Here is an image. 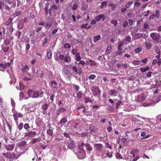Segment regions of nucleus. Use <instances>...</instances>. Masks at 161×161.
Here are the masks:
<instances>
[{
	"label": "nucleus",
	"mask_w": 161,
	"mask_h": 161,
	"mask_svg": "<svg viewBox=\"0 0 161 161\" xmlns=\"http://www.w3.org/2000/svg\"><path fill=\"white\" fill-rule=\"evenodd\" d=\"M36 74H37L41 78L44 77V71H43L37 70Z\"/></svg>",
	"instance_id": "nucleus-15"
},
{
	"label": "nucleus",
	"mask_w": 161,
	"mask_h": 161,
	"mask_svg": "<svg viewBox=\"0 0 161 161\" xmlns=\"http://www.w3.org/2000/svg\"><path fill=\"white\" fill-rule=\"evenodd\" d=\"M149 69V67H147L145 68H141L140 69L142 73H144L146 71L148 70Z\"/></svg>",
	"instance_id": "nucleus-26"
},
{
	"label": "nucleus",
	"mask_w": 161,
	"mask_h": 161,
	"mask_svg": "<svg viewBox=\"0 0 161 161\" xmlns=\"http://www.w3.org/2000/svg\"><path fill=\"white\" fill-rule=\"evenodd\" d=\"M101 38V36L99 35L94 36L93 37L94 42L95 43L97 42Z\"/></svg>",
	"instance_id": "nucleus-19"
},
{
	"label": "nucleus",
	"mask_w": 161,
	"mask_h": 161,
	"mask_svg": "<svg viewBox=\"0 0 161 161\" xmlns=\"http://www.w3.org/2000/svg\"><path fill=\"white\" fill-rule=\"evenodd\" d=\"M53 24L52 19L49 18H47L46 22L45 28L46 30H48L51 27Z\"/></svg>",
	"instance_id": "nucleus-5"
},
{
	"label": "nucleus",
	"mask_w": 161,
	"mask_h": 161,
	"mask_svg": "<svg viewBox=\"0 0 161 161\" xmlns=\"http://www.w3.org/2000/svg\"><path fill=\"white\" fill-rule=\"evenodd\" d=\"M76 154L78 158L81 159L84 158L86 156V152L83 148L79 149Z\"/></svg>",
	"instance_id": "nucleus-2"
},
{
	"label": "nucleus",
	"mask_w": 161,
	"mask_h": 161,
	"mask_svg": "<svg viewBox=\"0 0 161 161\" xmlns=\"http://www.w3.org/2000/svg\"><path fill=\"white\" fill-rule=\"evenodd\" d=\"M154 16H155V19H158L160 16V13L159 10H156L155 11V14H153Z\"/></svg>",
	"instance_id": "nucleus-22"
},
{
	"label": "nucleus",
	"mask_w": 161,
	"mask_h": 161,
	"mask_svg": "<svg viewBox=\"0 0 161 161\" xmlns=\"http://www.w3.org/2000/svg\"><path fill=\"white\" fill-rule=\"evenodd\" d=\"M4 9L6 11V13H7H7H8V12H10V8L9 6H7V5L5 4V6H4Z\"/></svg>",
	"instance_id": "nucleus-36"
},
{
	"label": "nucleus",
	"mask_w": 161,
	"mask_h": 161,
	"mask_svg": "<svg viewBox=\"0 0 161 161\" xmlns=\"http://www.w3.org/2000/svg\"><path fill=\"white\" fill-rule=\"evenodd\" d=\"M82 93L81 91L77 92L76 94L77 97L79 99L81 98L82 97Z\"/></svg>",
	"instance_id": "nucleus-37"
},
{
	"label": "nucleus",
	"mask_w": 161,
	"mask_h": 161,
	"mask_svg": "<svg viewBox=\"0 0 161 161\" xmlns=\"http://www.w3.org/2000/svg\"><path fill=\"white\" fill-rule=\"evenodd\" d=\"M23 116V115L22 114L19 113H16L13 115L14 119L15 121L17 120L18 118H22Z\"/></svg>",
	"instance_id": "nucleus-9"
},
{
	"label": "nucleus",
	"mask_w": 161,
	"mask_h": 161,
	"mask_svg": "<svg viewBox=\"0 0 161 161\" xmlns=\"http://www.w3.org/2000/svg\"><path fill=\"white\" fill-rule=\"evenodd\" d=\"M92 91L94 96L100 95V91L98 86H97L92 87Z\"/></svg>",
	"instance_id": "nucleus-4"
},
{
	"label": "nucleus",
	"mask_w": 161,
	"mask_h": 161,
	"mask_svg": "<svg viewBox=\"0 0 161 161\" xmlns=\"http://www.w3.org/2000/svg\"><path fill=\"white\" fill-rule=\"evenodd\" d=\"M133 3L132 1H130L128 2L125 5V7L127 8H128L130 7V5H132Z\"/></svg>",
	"instance_id": "nucleus-43"
},
{
	"label": "nucleus",
	"mask_w": 161,
	"mask_h": 161,
	"mask_svg": "<svg viewBox=\"0 0 161 161\" xmlns=\"http://www.w3.org/2000/svg\"><path fill=\"white\" fill-rule=\"evenodd\" d=\"M63 72L64 73V74L68 76H70L71 74L69 73V71L65 69H63Z\"/></svg>",
	"instance_id": "nucleus-34"
},
{
	"label": "nucleus",
	"mask_w": 161,
	"mask_h": 161,
	"mask_svg": "<svg viewBox=\"0 0 161 161\" xmlns=\"http://www.w3.org/2000/svg\"><path fill=\"white\" fill-rule=\"evenodd\" d=\"M85 147L87 151H91L92 150V147L88 143H86L85 144Z\"/></svg>",
	"instance_id": "nucleus-23"
},
{
	"label": "nucleus",
	"mask_w": 161,
	"mask_h": 161,
	"mask_svg": "<svg viewBox=\"0 0 161 161\" xmlns=\"http://www.w3.org/2000/svg\"><path fill=\"white\" fill-rule=\"evenodd\" d=\"M47 134L50 136H52L53 135V131L52 130L48 129L47 131Z\"/></svg>",
	"instance_id": "nucleus-47"
},
{
	"label": "nucleus",
	"mask_w": 161,
	"mask_h": 161,
	"mask_svg": "<svg viewBox=\"0 0 161 161\" xmlns=\"http://www.w3.org/2000/svg\"><path fill=\"white\" fill-rule=\"evenodd\" d=\"M58 9V7L55 5L54 3H53V5H52L48 9V11L50 16H53L55 14Z\"/></svg>",
	"instance_id": "nucleus-3"
},
{
	"label": "nucleus",
	"mask_w": 161,
	"mask_h": 161,
	"mask_svg": "<svg viewBox=\"0 0 161 161\" xmlns=\"http://www.w3.org/2000/svg\"><path fill=\"white\" fill-rule=\"evenodd\" d=\"M109 92L110 95H113L114 94L117 93V91L114 90H110Z\"/></svg>",
	"instance_id": "nucleus-49"
},
{
	"label": "nucleus",
	"mask_w": 161,
	"mask_h": 161,
	"mask_svg": "<svg viewBox=\"0 0 161 161\" xmlns=\"http://www.w3.org/2000/svg\"><path fill=\"white\" fill-rule=\"evenodd\" d=\"M85 115L87 116H91L92 115V113L90 111H87Z\"/></svg>",
	"instance_id": "nucleus-62"
},
{
	"label": "nucleus",
	"mask_w": 161,
	"mask_h": 161,
	"mask_svg": "<svg viewBox=\"0 0 161 161\" xmlns=\"http://www.w3.org/2000/svg\"><path fill=\"white\" fill-rule=\"evenodd\" d=\"M86 64L88 66L89 65L90 67H92L93 66L96 65L97 64L94 60L90 59L87 60L86 61Z\"/></svg>",
	"instance_id": "nucleus-8"
},
{
	"label": "nucleus",
	"mask_w": 161,
	"mask_h": 161,
	"mask_svg": "<svg viewBox=\"0 0 161 161\" xmlns=\"http://www.w3.org/2000/svg\"><path fill=\"white\" fill-rule=\"evenodd\" d=\"M30 47V44H29V42H27V44L26 46V49L25 50L27 52Z\"/></svg>",
	"instance_id": "nucleus-53"
},
{
	"label": "nucleus",
	"mask_w": 161,
	"mask_h": 161,
	"mask_svg": "<svg viewBox=\"0 0 161 161\" xmlns=\"http://www.w3.org/2000/svg\"><path fill=\"white\" fill-rule=\"evenodd\" d=\"M39 94L37 91H34L33 92L32 97L34 98H37L39 97Z\"/></svg>",
	"instance_id": "nucleus-30"
},
{
	"label": "nucleus",
	"mask_w": 161,
	"mask_h": 161,
	"mask_svg": "<svg viewBox=\"0 0 161 161\" xmlns=\"http://www.w3.org/2000/svg\"><path fill=\"white\" fill-rule=\"evenodd\" d=\"M47 55L48 59H50L52 58V51L51 50L47 51Z\"/></svg>",
	"instance_id": "nucleus-35"
},
{
	"label": "nucleus",
	"mask_w": 161,
	"mask_h": 161,
	"mask_svg": "<svg viewBox=\"0 0 161 161\" xmlns=\"http://www.w3.org/2000/svg\"><path fill=\"white\" fill-rule=\"evenodd\" d=\"M36 135V133L35 131H30L27 133V135L31 137H34Z\"/></svg>",
	"instance_id": "nucleus-25"
},
{
	"label": "nucleus",
	"mask_w": 161,
	"mask_h": 161,
	"mask_svg": "<svg viewBox=\"0 0 161 161\" xmlns=\"http://www.w3.org/2000/svg\"><path fill=\"white\" fill-rule=\"evenodd\" d=\"M75 60L77 61H79L81 59V57H80V54L79 53H78L76 54L75 55Z\"/></svg>",
	"instance_id": "nucleus-28"
},
{
	"label": "nucleus",
	"mask_w": 161,
	"mask_h": 161,
	"mask_svg": "<svg viewBox=\"0 0 161 161\" xmlns=\"http://www.w3.org/2000/svg\"><path fill=\"white\" fill-rule=\"evenodd\" d=\"M84 103H87L89 102L91 103H92V101L91 99L89 97L85 98L84 99Z\"/></svg>",
	"instance_id": "nucleus-29"
},
{
	"label": "nucleus",
	"mask_w": 161,
	"mask_h": 161,
	"mask_svg": "<svg viewBox=\"0 0 161 161\" xmlns=\"http://www.w3.org/2000/svg\"><path fill=\"white\" fill-rule=\"evenodd\" d=\"M121 103H122L121 101H119L116 104V109H118L119 108V107L120 106Z\"/></svg>",
	"instance_id": "nucleus-61"
},
{
	"label": "nucleus",
	"mask_w": 161,
	"mask_h": 161,
	"mask_svg": "<svg viewBox=\"0 0 161 161\" xmlns=\"http://www.w3.org/2000/svg\"><path fill=\"white\" fill-rule=\"evenodd\" d=\"M66 109L64 108H59L57 110L56 114L58 116H59L61 113L66 111Z\"/></svg>",
	"instance_id": "nucleus-13"
},
{
	"label": "nucleus",
	"mask_w": 161,
	"mask_h": 161,
	"mask_svg": "<svg viewBox=\"0 0 161 161\" xmlns=\"http://www.w3.org/2000/svg\"><path fill=\"white\" fill-rule=\"evenodd\" d=\"M77 50L76 49H73L71 51V53L73 55H75L76 54L78 53Z\"/></svg>",
	"instance_id": "nucleus-54"
},
{
	"label": "nucleus",
	"mask_w": 161,
	"mask_h": 161,
	"mask_svg": "<svg viewBox=\"0 0 161 161\" xmlns=\"http://www.w3.org/2000/svg\"><path fill=\"white\" fill-rule=\"evenodd\" d=\"M24 126L23 124L22 123H20L18 126V128L19 130H21Z\"/></svg>",
	"instance_id": "nucleus-56"
},
{
	"label": "nucleus",
	"mask_w": 161,
	"mask_h": 161,
	"mask_svg": "<svg viewBox=\"0 0 161 161\" xmlns=\"http://www.w3.org/2000/svg\"><path fill=\"white\" fill-rule=\"evenodd\" d=\"M24 128L27 130L30 127V125L28 123H25L24 125Z\"/></svg>",
	"instance_id": "nucleus-52"
},
{
	"label": "nucleus",
	"mask_w": 161,
	"mask_h": 161,
	"mask_svg": "<svg viewBox=\"0 0 161 161\" xmlns=\"http://www.w3.org/2000/svg\"><path fill=\"white\" fill-rule=\"evenodd\" d=\"M142 48L141 47H138L136 48L134 50L135 52L136 53H138L139 52L142 51Z\"/></svg>",
	"instance_id": "nucleus-45"
},
{
	"label": "nucleus",
	"mask_w": 161,
	"mask_h": 161,
	"mask_svg": "<svg viewBox=\"0 0 161 161\" xmlns=\"http://www.w3.org/2000/svg\"><path fill=\"white\" fill-rule=\"evenodd\" d=\"M49 106V104L46 103H43L42 105V108L43 110L42 111L43 114H47V110Z\"/></svg>",
	"instance_id": "nucleus-6"
},
{
	"label": "nucleus",
	"mask_w": 161,
	"mask_h": 161,
	"mask_svg": "<svg viewBox=\"0 0 161 161\" xmlns=\"http://www.w3.org/2000/svg\"><path fill=\"white\" fill-rule=\"evenodd\" d=\"M111 23L113 24L114 26H116L118 24L117 21L115 19H113L111 21Z\"/></svg>",
	"instance_id": "nucleus-42"
},
{
	"label": "nucleus",
	"mask_w": 161,
	"mask_h": 161,
	"mask_svg": "<svg viewBox=\"0 0 161 161\" xmlns=\"http://www.w3.org/2000/svg\"><path fill=\"white\" fill-rule=\"evenodd\" d=\"M141 63L140 60H134L133 63V64L135 66L139 65Z\"/></svg>",
	"instance_id": "nucleus-38"
},
{
	"label": "nucleus",
	"mask_w": 161,
	"mask_h": 161,
	"mask_svg": "<svg viewBox=\"0 0 161 161\" xmlns=\"http://www.w3.org/2000/svg\"><path fill=\"white\" fill-rule=\"evenodd\" d=\"M13 155L12 156L11 155V154L10 153H3V155L5 157L8 158H11L13 157L14 158L15 157V154L14 153H12Z\"/></svg>",
	"instance_id": "nucleus-11"
},
{
	"label": "nucleus",
	"mask_w": 161,
	"mask_h": 161,
	"mask_svg": "<svg viewBox=\"0 0 161 161\" xmlns=\"http://www.w3.org/2000/svg\"><path fill=\"white\" fill-rule=\"evenodd\" d=\"M94 147L96 149L97 151H101L103 148L102 145L100 143L95 144Z\"/></svg>",
	"instance_id": "nucleus-14"
},
{
	"label": "nucleus",
	"mask_w": 161,
	"mask_h": 161,
	"mask_svg": "<svg viewBox=\"0 0 161 161\" xmlns=\"http://www.w3.org/2000/svg\"><path fill=\"white\" fill-rule=\"evenodd\" d=\"M75 145L74 141H70L68 142V147L71 149H73L75 147Z\"/></svg>",
	"instance_id": "nucleus-10"
},
{
	"label": "nucleus",
	"mask_w": 161,
	"mask_h": 161,
	"mask_svg": "<svg viewBox=\"0 0 161 161\" xmlns=\"http://www.w3.org/2000/svg\"><path fill=\"white\" fill-rule=\"evenodd\" d=\"M21 34V32L19 31H17L15 33V35L17 36V37L18 39H19L20 36Z\"/></svg>",
	"instance_id": "nucleus-51"
},
{
	"label": "nucleus",
	"mask_w": 161,
	"mask_h": 161,
	"mask_svg": "<svg viewBox=\"0 0 161 161\" xmlns=\"http://www.w3.org/2000/svg\"><path fill=\"white\" fill-rule=\"evenodd\" d=\"M111 45L109 46L106 50V52L108 54H109L111 52Z\"/></svg>",
	"instance_id": "nucleus-40"
},
{
	"label": "nucleus",
	"mask_w": 161,
	"mask_h": 161,
	"mask_svg": "<svg viewBox=\"0 0 161 161\" xmlns=\"http://www.w3.org/2000/svg\"><path fill=\"white\" fill-rule=\"evenodd\" d=\"M105 18V17H104V15L103 14H100L97 16L95 18V19L97 21H99L100 19H103L102 21H104Z\"/></svg>",
	"instance_id": "nucleus-18"
},
{
	"label": "nucleus",
	"mask_w": 161,
	"mask_h": 161,
	"mask_svg": "<svg viewBox=\"0 0 161 161\" xmlns=\"http://www.w3.org/2000/svg\"><path fill=\"white\" fill-rule=\"evenodd\" d=\"M150 37L154 41L159 40L160 37V35L156 33H153L150 34Z\"/></svg>",
	"instance_id": "nucleus-7"
},
{
	"label": "nucleus",
	"mask_w": 161,
	"mask_h": 161,
	"mask_svg": "<svg viewBox=\"0 0 161 161\" xmlns=\"http://www.w3.org/2000/svg\"><path fill=\"white\" fill-rule=\"evenodd\" d=\"M107 3V2L106 1H104V2H103L102 3L101 5L100 6V8L101 9H102L103 8L104 6H106Z\"/></svg>",
	"instance_id": "nucleus-55"
},
{
	"label": "nucleus",
	"mask_w": 161,
	"mask_h": 161,
	"mask_svg": "<svg viewBox=\"0 0 161 161\" xmlns=\"http://www.w3.org/2000/svg\"><path fill=\"white\" fill-rule=\"evenodd\" d=\"M67 122V119L65 118H64L62 119L59 121V123L62 125H64V124L66 123Z\"/></svg>",
	"instance_id": "nucleus-24"
},
{
	"label": "nucleus",
	"mask_w": 161,
	"mask_h": 161,
	"mask_svg": "<svg viewBox=\"0 0 161 161\" xmlns=\"http://www.w3.org/2000/svg\"><path fill=\"white\" fill-rule=\"evenodd\" d=\"M125 41L128 43H126L127 44L128 43H129L131 41V37L129 36H126L125 38Z\"/></svg>",
	"instance_id": "nucleus-31"
},
{
	"label": "nucleus",
	"mask_w": 161,
	"mask_h": 161,
	"mask_svg": "<svg viewBox=\"0 0 161 161\" xmlns=\"http://www.w3.org/2000/svg\"><path fill=\"white\" fill-rule=\"evenodd\" d=\"M137 100L139 102H141L142 101H143L145 100V97L144 95L143 94L141 95L138 96L137 97Z\"/></svg>",
	"instance_id": "nucleus-20"
},
{
	"label": "nucleus",
	"mask_w": 161,
	"mask_h": 161,
	"mask_svg": "<svg viewBox=\"0 0 161 161\" xmlns=\"http://www.w3.org/2000/svg\"><path fill=\"white\" fill-rule=\"evenodd\" d=\"M13 24L12 23L10 27L7 28V29L8 30V31H7L6 32V34L8 35L9 33H12L13 32L14 29L12 26Z\"/></svg>",
	"instance_id": "nucleus-17"
},
{
	"label": "nucleus",
	"mask_w": 161,
	"mask_h": 161,
	"mask_svg": "<svg viewBox=\"0 0 161 161\" xmlns=\"http://www.w3.org/2000/svg\"><path fill=\"white\" fill-rule=\"evenodd\" d=\"M142 33H136L135 36V37L136 39L142 37Z\"/></svg>",
	"instance_id": "nucleus-39"
},
{
	"label": "nucleus",
	"mask_w": 161,
	"mask_h": 161,
	"mask_svg": "<svg viewBox=\"0 0 161 161\" xmlns=\"http://www.w3.org/2000/svg\"><path fill=\"white\" fill-rule=\"evenodd\" d=\"M145 45L146 47V48L150 49L151 48L152 43L150 42H145Z\"/></svg>",
	"instance_id": "nucleus-27"
},
{
	"label": "nucleus",
	"mask_w": 161,
	"mask_h": 161,
	"mask_svg": "<svg viewBox=\"0 0 161 161\" xmlns=\"http://www.w3.org/2000/svg\"><path fill=\"white\" fill-rule=\"evenodd\" d=\"M123 43L122 42H120L118 44V49L119 51L121 50V47L123 45Z\"/></svg>",
	"instance_id": "nucleus-44"
},
{
	"label": "nucleus",
	"mask_w": 161,
	"mask_h": 161,
	"mask_svg": "<svg viewBox=\"0 0 161 161\" xmlns=\"http://www.w3.org/2000/svg\"><path fill=\"white\" fill-rule=\"evenodd\" d=\"M109 6L111 7L112 10H114L116 8L115 5L114 4H109Z\"/></svg>",
	"instance_id": "nucleus-64"
},
{
	"label": "nucleus",
	"mask_w": 161,
	"mask_h": 161,
	"mask_svg": "<svg viewBox=\"0 0 161 161\" xmlns=\"http://www.w3.org/2000/svg\"><path fill=\"white\" fill-rule=\"evenodd\" d=\"M5 3L1 1H0V10L3 11L4 10V6H5Z\"/></svg>",
	"instance_id": "nucleus-33"
},
{
	"label": "nucleus",
	"mask_w": 161,
	"mask_h": 161,
	"mask_svg": "<svg viewBox=\"0 0 161 161\" xmlns=\"http://www.w3.org/2000/svg\"><path fill=\"white\" fill-rule=\"evenodd\" d=\"M72 70L74 72L76 73L78 71L77 69V67L76 66H75L72 67Z\"/></svg>",
	"instance_id": "nucleus-57"
},
{
	"label": "nucleus",
	"mask_w": 161,
	"mask_h": 161,
	"mask_svg": "<svg viewBox=\"0 0 161 161\" xmlns=\"http://www.w3.org/2000/svg\"><path fill=\"white\" fill-rule=\"evenodd\" d=\"M30 68L26 64L25 66H24L22 69V71L24 73H28V72Z\"/></svg>",
	"instance_id": "nucleus-16"
},
{
	"label": "nucleus",
	"mask_w": 161,
	"mask_h": 161,
	"mask_svg": "<svg viewBox=\"0 0 161 161\" xmlns=\"http://www.w3.org/2000/svg\"><path fill=\"white\" fill-rule=\"evenodd\" d=\"M50 86L53 88H57L58 87V83L55 81L53 80L51 82Z\"/></svg>",
	"instance_id": "nucleus-21"
},
{
	"label": "nucleus",
	"mask_w": 161,
	"mask_h": 161,
	"mask_svg": "<svg viewBox=\"0 0 161 161\" xmlns=\"http://www.w3.org/2000/svg\"><path fill=\"white\" fill-rule=\"evenodd\" d=\"M21 13L20 11H19L14 13L13 14V16L14 17H15L19 16Z\"/></svg>",
	"instance_id": "nucleus-50"
},
{
	"label": "nucleus",
	"mask_w": 161,
	"mask_h": 161,
	"mask_svg": "<svg viewBox=\"0 0 161 161\" xmlns=\"http://www.w3.org/2000/svg\"><path fill=\"white\" fill-rule=\"evenodd\" d=\"M73 86L74 87L75 89L76 90V92H79V90L80 89V87L79 86L76 85H74Z\"/></svg>",
	"instance_id": "nucleus-60"
},
{
	"label": "nucleus",
	"mask_w": 161,
	"mask_h": 161,
	"mask_svg": "<svg viewBox=\"0 0 161 161\" xmlns=\"http://www.w3.org/2000/svg\"><path fill=\"white\" fill-rule=\"evenodd\" d=\"M82 8L83 9L86 11V10L88 7V5L87 4H84L82 5Z\"/></svg>",
	"instance_id": "nucleus-48"
},
{
	"label": "nucleus",
	"mask_w": 161,
	"mask_h": 161,
	"mask_svg": "<svg viewBox=\"0 0 161 161\" xmlns=\"http://www.w3.org/2000/svg\"><path fill=\"white\" fill-rule=\"evenodd\" d=\"M14 144H12L11 145H5L4 147L6 150L8 151H11L14 148Z\"/></svg>",
	"instance_id": "nucleus-12"
},
{
	"label": "nucleus",
	"mask_w": 161,
	"mask_h": 161,
	"mask_svg": "<svg viewBox=\"0 0 161 161\" xmlns=\"http://www.w3.org/2000/svg\"><path fill=\"white\" fill-rule=\"evenodd\" d=\"M58 57L60 60H63L66 63H69L71 62V58L68 53L65 55L60 54L59 55Z\"/></svg>",
	"instance_id": "nucleus-1"
},
{
	"label": "nucleus",
	"mask_w": 161,
	"mask_h": 161,
	"mask_svg": "<svg viewBox=\"0 0 161 161\" xmlns=\"http://www.w3.org/2000/svg\"><path fill=\"white\" fill-rule=\"evenodd\" d=\"M4 42L5 44L7 45H9L11 43L10 40L8 39L5 40Z\"/></svg>",
	"instance_id": "nucleus-46"
},
{
	"label": "nucleus",
	"mask_w": 161,
	"mask_h": 161,
	"mask_svg": "<svg viewBox=\"0 0 161 161\" xmlns=\"http://www.w3.org/2000/svg\"><path fill=\"white\" fill-rule=\"evenodd\" d=\"M9 49V47L6 46V47H3V50L4 52H7Z\"/></svg>",
	"instance_id": "nucleus-63"
},
{
	"label": "nucleus",
	"mask_w": 161,
	"mask_h": 161,
	"mask_svg": "<svg viewBox=\"0 0 161 161\" xmlns=\"http://www.w3.org/2000/svg\"><path fill=\"white\" fill-rule=\"evenodd\" d=\"M33 92V91L31 90L30 89L28 91L27 93L28 94V96H29L30 97H32V94Z\"/></svg>",
	"instance_id": "nucleus-59"
},
{
	"label": "nucleus",
	"mask_w": 161,
	"mask_h": 161,
	"mask_svg": "<svg viewBox=\"0 0 161 161\" xmlns=\"http://www.w3.org/2000/svg\"><path fill=\"white\" fill-rule=\"evenodd\" d=\"M28 76H25L23 79L24 80L26 81H29L31 80V75L29 73H28Z\"/></svg>",
	"instance_id": "nucleus-41"
},
{
	"label": "nucleus",
	"mask_w": 161,
	"mask_h": 161,
	"mask_svg": "<svg viewBox=\"0 0 161 161\" xmlns=\"http://www.w3.org/2000/svg\"><path fill=\"white\" fill-rule=\"evenodd\" d=\"M13 20V19L11 18H9L7 20H6L5 22V24L6 25H10L11 23L12 22Z\"/></svg>",
	"instance_id": "nucleus-32"
},
{
	"label": "nucleus",
	"mask_w": 161,
	"mask_h": 161,
	"mask_svg": "<svg viewBox=\"0 0 161 161\" xmlns=\"http://www.w3.org/2000/svg\"><path fill=\"white\" fill-rule=\"evenodd\" d=\"M96 75H92L88 76V78L89 79L93 80L96 78Z\"/></svg>",
	"instance_id": "nucleus-58"
}]
</instances>
